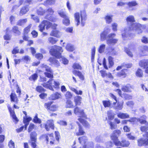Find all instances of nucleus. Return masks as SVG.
I'll list each match as a JSON object with an SVG mask.
<instances>
[{
    "instance_id": "1",
    "label": "nucleus",
    "mask_w": 148,
    "mask_h": 148,
    "mask_svg": "<svg viewBox=\"0 0 148 148\" xmlns=\"http://www.w3.org/2000/svg\"><path fill=\"white\" fill-rule=\"evenodd\" d=\"M128 25L129 26V29L130 30H133L135 31L138 34L142 33V30L145 27V25H142L138 23H133L135 22L134 16L130 15L128 16L126 18Z\"/></svg>"
},
{
    "instance_id": "2",
    "label": "nucleus",
    "mask_w": 148,
    "mask_h": 148,
    "mask_svg": "<svg viewBox=\"0 0 148 148\" xmlns=\"http://www.w3.org/2000/svg\"><path fill=\"white\" fill-rule=\"evenodd\" d=\"M109 31V32H108L105 30L100 34V40L101 41H103L106 40V43L108 45H114L117 43L118 40L113 38L116 35L115 34L111 33L107 35L110 30Z\"/></svg>"
},
{
    "instance_id": "3",
    "label": "nucleus",
    "mask_w": 148,
    "mask_h": 148,
    "mask_svg": "<svg viewBox=\"0 0 148 148\" xmlns=\"http://www.w3.org/2000/svg\"><path fill=\"white\" fill-rule=\"evenodd\" d=\"M63 51L61 47L54 45L50 50L49 52L51 54L57 58H60L62 63L64 64H67L69 62L68 60L64 57L61 56V53Z\"/></svg>"
},
{
    "instance_id": "4",
    "label": "nucleus",
    "mask_w": 148,
    "mask_h": 148,
    "mask_svg": "<svg viewBox=\"0 0 148 148\" xmlns=\"http://www.w3.org/2000/svg\"><path fill=\"white\" fill-rule=\"evenodd\" d=\"M75 18V23L77 26H78L80 23V17L81 18V25L82 26H84L86 23L87 19L86 12L83 10L81 11L80 14L78 12L75 13L74 15Z\"/></svg>"
},
{
    "instance_id": "5",
    "label": "nucleus",
    "mask_w": 148,
    "mask_h": 148,
    "mask_svg": "<svg viewBox=\"0 0 148 148\" xmlns=\"http://www.w3.org/2000/svg\"><path fill=\"white\" fill-rule=\"evenodd\" d=\"M42 85L44 87L53 91L54 90L52 86L56 89H58L60 88V83L58 80L50 79L47 82L44 83Z\"/></svg>"
},
{
    "instance_id": "6",
    "label": "nucleus",
    "mask_w": 148,
    "mask_h": 148,
    "mask_svg": "<svg viewBox=\"0 0 148 148\" xmlns=\"http://www.w3.org/2000/svg\"><path fill=\"white\" fill-rule=\"evenodd\" d=\"M57 25V24L55 23L52 25L49 21L44 20L41 23L38 27L40 31L42 32L45 29V27L47 29H48L51 26L53 29H56Z\"/></svg>"
},
{
    "instance_id": "7",
    "label": "nucleus",
    "mask_w": 148,
    "mask_h": 148,
    "mask_svg": "<svg viewBox=\"0 0 148 148\" xmlns=\"http://www.w3.org/2000/svg\"><path fill=\"white\" fill-rule=\"evenodd\" d=\"M54 12L53 10L51 8H48L47 10H45V14H46L45 18L49 20L55 22V19L53 18L51 16Z\"/></svg>"
},
{
    "instance_id": "8",
    "label": "nucleus",
    "mask_w": 148,
    "mask_h": 148,
    "mask_svg": "<svg viewBox=\"0 0 148 148\" xmlns=\"http://www.w3.org/2000/svg\"><path fill=\"white\" fill-rule=\"evenodd\" d=\"M42 68L43 70H45L46 71L50 73L45 72L44 74L46 76L50 78L53 77V75L51 73H52V71L50 67H49L46 65L43 64L42 65Z\"/></svg>"
},
{
    "instance_id": "9",
    "label": "nucleus",
    "mask_w": 148,
    "mask_h": 148,
    "mask_svg": "<svg viewBox=\"0 0 148 148\" xmlns=\"http://www.w3.org/2000/svg\"><path fill=\"white\" fill-rule=\"evenodd\" d=\"M52 103V102L51 101H49L47 103H46L45 104V108L51 111H55L57 110L58 107L56 105H52L51 106Z\"/></svg>"
},
{
    "instance_id": "10",
    "label": "nucleus",
    "mask_w": 148,
    "mask_h": 148,
    "mask_svg": "<svg viewBox=\"0 0 148 148\" xmlns=\"http://www.w3.org/2000/svg\"><path fill=\"white\" fill-rule=\"evenodd\" d=\"M121 133V132L119 130H116L114 131L113 133L111 136V138L114 142V144L119 140L118 137Z\"/></svg>"
},
{
    "instance_id": "11",
    "label": "nucleus",
    "mask_w": 148,
    "mask_h": 148,
    "mask_svg": "<svg viewBox=\"0 0 148 148\" xmlns=\"http://www.w3.org/2000/svg\"><path fill=\"white\" fill-rule=\"evenodd\" d=\"M74 113L80 117H86L83 110L77 107H75L74 110Z\"/></svg>"
},
{
    "instance_id": "12",
    "label": "nucleus",
    "mask_w": 148,
    "mask_h": 148,
    "mask_svg": "<svg viewBox=\"0 0 148 148\" xmlns=\"http://www.w3.org/2000/svg\"><path fill=\"white\" fill-rule=\"evenodd\" d=\"M44 136L45 138L47 141L46 143L47 144H48L49 142L50 145H53L54 144L55 138L53 137V133L45 135Z\"/></svg>"
},
{
    "instance_id": "13",
    "label": "nucleus",
    "mask_w": 148,
    "mask_h": 148,
    "mask_svg": "<svg viewBox=\"0 0 148 148\" xmlns=\"http://www.w3.org/2000/svg\"><path fill=\"white\" fill-rule=\"evenodd\" d=\"M134 89V87L129 84H127L126 85H123L121 88V90L123 91L128 92H132Z\"/></svg>"
},
{
    "instance_id": "14",
    "label": "nucleus",
    "mask_w": 148,
    "mask_h": 148,
    "mask_svg": "<svg viewBox=\"0 0 148 148\" xmlns=\"http://www.w3.org/2000/svg\"><path fill=\"white\" fill-rule=\"evenodd\" d=\"M130 144L129 141L123 140L121 142L118 140L114 143V144L117 146H120L123 147H127Z\"/></svg>"
},
{
    "instance_id": "15",
    "label": "nucleus",
    "mask_w": 148,
    "mask_h": 148,
    "mask_svg": "<svg viewBox=\"0 0 148 148\" xmlns=\"http://www.w3.org/2000/svg\"><path fill=\"white\" fill-rule=\"evenodd\" d=\"M45 128L47 131L49 130L50 128L53 129L54 126L53 121L52 120H48L45 125Z\"/></svg>"
},
{
    "instance_id": "16",
    "label": "nucleus",
    "mask_w": 148,
    "mask_h": 148,
    "mask_svg": "<svg viewBox=\"0 0 148 148\" xmlns=\"http://www.w3.org/2000/svg\"><path fill=\"white\" fill-rule=\"evenodd\" d=\"M36 12L39 15H43L45 13V10L43 9L40 5H38L36 7Z\"/></svg>"
},
{
    "instance_id": "17",
    "label": "nucleus",
    "mask_w": 148,
    "mask_h": 148,
    "mask_svg": "<svg viewBox=\"0 0 148 148\" xmlns=\"http://www.w3.org/2000/svg\"><path fill=\"white\" fill-rule=\"evenodd\" d=\"M8 107L10 115L14 120V121L17 122L18 121V120L15 114L14 110H12L11 107L9 106H8Z\"/></svg>"
},
{
    "instance_id": "18",
    "label": "nucleus",
    "mask_w": 148,
    "mask_h": 148,
    "mask_svg": "<svg viewBox=\"0 0 148 148\" xmlns=\"http://www.w3.org/2000/svg\"><path fill=\"white\" fill-rule=\"evenodd\" d=\"M8 107L10 115L14 120V121L17 122L18 121V120L15 114L14 110H12L11 107L9 106H8Z\"/></svg>"
},
{
    "instance_id": "19",
    "label": "nucleus",
    "mask_w": 148,
    "mask_h": 148,
    "mask_svg": "<svg viewBox=\"0 0 148 148\" xmlns=\"http://www.w3.org/2000/svg\"><path fill=\"white\" fill-rule=\"evenodd\" d=\"M139 64L141 67L146 69L148 66V59H143L140 61Z\"/></svg>"
},
{
    "instance_id": "20",
    "label": "nucleus",
    "mask_w": 148,
    "mask_h": 148,
    "mask_svg": "<svg viewBox=\"0 0 148 148\" xmlns=\"http://www.w3.org/2000/svg\"><path fill=\"white\" fill-rule=\"evenodd\" d=\"M138 141L139 146L148 145V138H142L138 140Z\"/></svg>"
},
{
    "instance_id": "21",
    "label": "nucleus",
    "mask_w": 148,
    "mask_h": 148,
    "mask_svg": "<svg viewBox=\"0 0 148 148\" xmlns=\"http://www.w3.org/2000/svg\"><path fill=\"white\" fill-rule=\"evenodd\" d=\"M107 134H102L97 136L95 138V140L99 143L103 142L105 139V138L107 137Z\"/></svg>"
},
{
    "instance_id": "22",
    "label": "nucleus",
    "mask_w": 148,
    "mask_h": 148,
    "mask_svg": "<svg viewBox=\"0 0 148 148\" xmlns=\"http://www.w3.org/2000/svg\"><path fill=\"white\" fill-rule=\"evenodd\" d=\"M49 61L52 65H54L57 67H58L60 66L59 62L54 58H50Z\"/></svg>"
},
{
    "instance_id": "23",
    "label": "nucleus",
    "mask_w": 148,
    "mask_h": 148,
    "mask_svg": "<svg viewBox=\"0 0 148 148\" xmlns=\"http://www.w3.org/2000/svg\"><path fill=\"white\" fill-rule=\"evenodd\" d=\"M78 140L80 144L84 145H86V144L87 142L88 139L86 136H83L80 137L78 138Z\"/></svg>"
},
{
    "instance_id": "24",
    "label": "nucleus",
    "mask_w": 148,
    "mask_h": 148,
    "mask_svg": "<svg viewBox=\"0 0 148 148\" xmlns=\"http://www.w3.org/2000/svg\"><path fill=\"white\" fill-rule=\"evenodd\" d=\"M118 117L121 119H125L129 118V115L127 113L120 112L117 114Z\"/></svg>"
},
{
    "instance_id": "25",
    "label": "nucleus",
    "mask_w": 148,
    "mask_h": 148,
    "mask_svg": "<svg viewBox=\"0 0 148 148\" xmlns=\"http://www.w3.org/2000/svg\"><path fill=\"white\" fill-rule=\"evenodd\" d=\"M61 97V95L60 94L56 92L51 95L49 97V99L51 100H55L60 98Z\"/></svg>"
},
{
    "instance_id": "26",
    "label": "nucleus",
    "mask_w": 148,
    "mask_h": 148,
    "mask_svg": "<svg viewBox=\"0 0 148 148\" xmlns=\"http://www.w3.org/2000/svg\"><path fill=\"white\" fill-rule=\"evenodd\" d=\"M127 5L130 8V10H133L134 8L131 9L133 6H135L138 5V3L136 1H131L127 3Z\"/></svg>"
},
{
    "instance_id": "27",
    "label": "nucleus",
    "mask_w": 148,
    "mask_h": 148,
    "mask_svg": "<svg viewBox=\"0 0 148 148\" xmlns=\"http://www.w3.org/2000/svg\"><path fill=\"white\" fill-rule=\"evenodd\" d=\"M11 102H14L15 103H17L18 100L16 95L14 93H12L10 95Z\"/></svg>"
},
{
    "instance_id": "28",
    "label": "nucleus",
    "mask_w": 148,
    "mask_h": 148,
    "mask_svg": "<svg viewBox=\"0 0 148 148\" xmlns=\"http://www.w3.org/2000/svg\"><path fill=\"white\" fill-rule=\"evenodd\" d=\"M115 104L114 106V109L119 110H121L123 108V102H118L117 106H115Z\"/></svg>"
},
{
    "instance_id": "29",
    "label": "nucleus",
    "mask_w": 148,
    "mask_h": 148,
    "mask_svg": "<svg viewBox=\"0 0 148 148\" xmlns=\"http://www.w3.org/2000/svg\"><path fill=\"white\" fill-rule=\"evenodd\" d=\"M66 49L69 51L72 52L75 50V47L73 45L68 44L66 47Z\"/></svg>"
},
{
    "instance_id": "30",
    "label": "nucleus",
    "mask_w": 148,
    "mask_h": 148,
    "mask_svg": "<svg viewBox=\"0 0 148 148\" xmlns=\"http://www.w3.org/2000/svg\"><path fill=\"white\" fill-rule=\"evenodd\" d=\"M146 118L147 117L146 116L143 115L139 119V121L140 122L141 124H145L146 123V126H148V122L147 123V121L145 120Z\"/></svg>"
},
{
    "instance_id": "31",
    "label": "nucleus",
    "mask_w": 148,
    "mask_h": 148,
    "mask_svg": "<svg viewBox=\"0 0 148 148\" xmlns=\"http://www.w3.org/2000/svg\"><path fill=\"white\" fill-rule=\"evenodd\" d=\"M122 33V37L124 40H126L127 39V38L129 39H130V38L128 37V30L127 29H124Z\"/></svg>"
},
{
    "instance_id": "32",
    "label": "nucleus",
    "mask_w": 148,
    "mask_h": 148,
    "mask_svg": "<svg viewBox=\"0 0 148 148\" xmlns=\"http://www.w3.org/2000/svg\"><path fill=\"white\" fill-rule=\"evenodd\" d=\"M127 71V69H123L122 70L121 72L117 73V76L119 77L122 76L125 77L126 75Z\"/></svg>"
},
{
    "instance_id": "33",
    "label": "nucleus",
    "mask_w": 148,
    "mask_h": 148,
    "mask_svg": "<svg viewBox=\"0 0 148 148\" xmlns=\"http://www.w3.org/2000/svg\"><path fill=\"white\" fill-rule=\"evenodd\" d=\"M77 124H79L78 123H77ZM79 125V132H77L76 130L75 132L77 136H79L83 135L84 134L85 132L83 130L82 126L80 125L79 124H78Z\"/></svg>"
},
{
    "instance_id": "34",
    "label": "nucleus",
    "mask_w": 148,
    "mask_h": 148,
    "mask_svg": "<svg viewBox=\"0 0 148 148\" xmlns=\"http://www.w3.org/2000/svg\"><path fill=\"white\" fill-rule=\"evenodd\" d=\"M29 10V8L27 6L23 7L21 9L19 15H22L23 14H25Z\"/></svg>"
},
{
    "instance_id": "35",
    "label": "nucleus",
    "mask_w": 148,
    "mask_h": 148,
    "mask_svg": "<svg viewBox=\"0 0 148 148\" xmlns=\"http://www.w3.org/2000/svg\"><path fill=\"white\" fill-rule=\"evenodd\" d=\"M82 97L80 96H76L74 97V102L76 105H80Z\"/></svg>"
},
{
    "instance_id": "36",
    "label": "nucleus",
    "mask_w": 148,
    "mask_h": 148,
    "mask_svg": "<svg viewBox=\"0 0 148 148\" xmlns=\"http://www.w3.org/2000/svg\"><path fill=\"white\" fill-rule=\"evenodd\" d=\"M78 120L84 126L87 127H89L90 125L84 119L82 118H79L78 119Z\"/></svg>"
},
{
    "instance_id": "37",
    "label": "nucleus",
    "mask_w": 148,
    "mask_h": 148,
    "mask_svg": "<svg viewBox=\"0 0 148 148\" xmlns=\"http://www.w3.org/2000/svg\"><path fill=\"white\" fill-rule=\"evenodd\" d=\"M58 41V39L53 37H49L48 38V41L52 44H55Z\"/></svg>"
},
{
    "instance_id": "38",
    "label": "nucleus",
    "mask_w": 148,
    "mask_h": 148,
    "mask_svg": "<svg viewBox=\"0 0 148 148\" xmlns=\"http://www.w3.org/2000/svg\"><path fill=\"white\" fill-rule=\"evenodd\" d=\"M37 134L35 132H32L30 134V138L32 141H36Z\"/></svg>"
},
{
    "instance_id": "39",
    "label": "nucleus",
    "mask_w": 148,
    "mask_h": 148,
    "mask_svg": "<svg viewBox=\"0 0 148 148\" xmlns=\"http://www.w3.org/2000/svg\"><path fill=\"white\" fill-rule=\"evenodd\" d=\"M112 15H107L105 17V19L106 21V23L108 24H109L112 21Z\"/></svg>"
},
{
    "instance_id": "40",
    "label": "nucleus",
    "mask_w": 148,
    "mask_h": 148,
    "mask_svg": "<svg viewBox=\"0 0 148 148\" xmlns=\"http://www.w3.org/2000/svg\"><path fill=\"white\" fill-rule=\"evenodd\" d=\"M63 23L66 26L69 25L70 23L69 18L68 16H66V17L64 18L63 20Z\"/></svg>"
},
{
    "instance_id": "41",
    "label": "nucleus",
    "mask_w": 148,
    "mask_h": 148,
    "mask_svg": "<svg viewBox=\"0 0 148 148\" xmlns=\"http://www.w3.org/2000/svg\"><path fill=\"white\" fill-rule=\"evenodd\" d=\"M9 28H7L6 30V34L4 36V38L5 40H10V39L11 37L8 34L9 33V32H10V31H9Z\"/></svg>"
},
{
    "instance_id": "42",
    "label": "nucleus",
    "mask_w": 148,
    "mask_h": 148,
    "mask_svg": "<svg viewBox=\"0 0 148 148\" xmlns=\"http://www.w3.org/2000/svg\"><path fill=\"white\" fill-rule=\"evenodd\" d=\"M56 0H47L44 2V4L45 5H52L55 3Z\"/></svg>"
},
{
    "instance_id": "43",
    "label": "nucleus",
    "mask_w": 148,
    "mask_h": 148,
    "mask_svg": "<svg viewBox=\"0 0 148 148\" xmlns=\"http://www.w3.org/2000/svg\"><path fill=\"white\" fill-rule=\"evenodd\" d=\"M27 21V18L20 19L19 20L17 23V25L21 26L24 25Z\"/></svg>"
},
{
    "instance_id": "44",
    "label": "nucleus",
    "mask_w": 148,
    "mask_h": 148,
    "mask_svg": "<svg viewBox=\"0 0 148 148\" xmlns=\"http://www.w3.org/2000/svg\"><path fill=\"white\" fill-rule=\"evenodd\" d=\"M109 62V67L111 68L114 65V63L113 61V58L111 56H109L108 58Z\"/></svg>"
},
{
    "instance_id": "45",
    "label": "nucleus",
    "mask_w": 148,
    "mask_h": 148,
    "mask_svg": "<svg viewBox=\"0 0 148 148\" xmlns=\"http://www.w3.org/2000/svg\"><path fill=\"white\" fill-rule=\"evenodd\" d=\"M18 27L16 26H15L12 28V31L14 33L16 34V35H20L21 34L20 32L18 30Z\"/></svg>"
},
{
    "instance_id": "46",
    "label": "nucleus",
    "mask_w": 148,
    "mask_h": 148,
    "mask_svg": "<svg viewBox=\"0 0 148 148\" xmlns=\"http://www.w3.org/2000/svg\"><path fill=\"white\" fill-rule=\"evenodd\" d=\"M73 106L72 102L69 100L67 101L66 102V108H72Z\"/></svg>"
},
{
    "instance_id": "47",
    "label": "nucleus",
    "mask_w": 148,
    "mask_h": 148,
    "mask_svg": "<svg viewBox=\"0 0 148 148\" xmlns=\"http://www.w3.org/2000/svg\"><path fill=\"white\" fill-rule=\"evenodd\" d=\"M58 13L60 16L64 18L66 17V16H67L66 15L65 12L62 10L58 11Z\"/></svg>"
},
{
    "instance_id": "48",
    "label": "nucleus",
    "mask_w": 148,
    "mask_h": 148,
    "mask_svg": "<svg viewBox=\"0 0 148 148\" xmlns=\"http://www.w3.org/2000/svg\"><path fill=\"white\" fill-rule=\"evenodd\" d=\"M71 90L77 95H81L82 94V90H79L78 91L76 89L74 88H71Z\"/></svg>"
},
{
    "instance_id": "49",
    "label": "nucleus",
    "mask_w": 148,
    "mask_h": 148,
    "mask_svg": "<svg viewBox=\"0 0 148 148\" xmlns=\"http://www.w3.org/2000/svg\"><path fill=\"white\" fill-rule=\"evenodd\" d=\"M105 47L106 45L104 44H102L100 46L98 49L99 52L100 53H102L104 51Z\"/></svg>"
},
{
    "instance_id": "50",
    "label": "nucleus",
    "mask_w": 148,
    "mask_h": 148,
    "mask_svg": "<svg viewBox=\"0 0 148 148\" xmlns=\"http://www.w3.org/2000/svg\"><path fill=\"white\" fill-rule=\"evenodd\" d=\"M108 115L109 120H112L114 118V115L111 111H110L108 112Z\"/></svg>"
},
{
    "instance_id": "51",
    "label": "nucleus",
    "mask_w": 148,
    "mask_h": 148,
    "mask_svg": "<svg viewBox=\"0 0 148 148\" xmlns=\"http://www.w3.org/2000/svg\"><path fill=\"white\" fill-rule=\"evenodd\" d=\"M136 75L139 77H142L143 75L142 70L140 69H138L136 72Z\"/></svg>"
},
{
    "instance_id": "52",
    "label": "nucleus",
    "mask_w": 148,
    "mask_h": 148,
    "mask_svg": "<svg viewBox=\"0 0 148 148\" xmlns=\"http://www.w3.org/2000/svg\"><path fill=\"white\" fill-rule=\"evenodd\" d=\"M36 90L39 92H45V90L42 86H38L36 87Z\"/></svg>"
},
{
    "instance_id": "53",
    "label": "nucleus",
    "mask_w": 148,
    "mask_h": 148,
    "mask_svg": "<svg viewBox=\"0 0 148 148\" xmlns=\"http://www.w3.org/2000/svg\"><path fill=\"white\" fill-rule=\"evenodd\" d=\"M103 103L105 107H109L110 105V102L109 101H103Z\"/></svg>"
},
{
    "instance_id": "54",
    "label": "nucleus",
    "mask_w": 148,
    "mask_h": 148,
    "mask_svg": "<svg viewBox=\"0 0 148 148\" xmlns=\"http://www.w3.org/2000/svg\"><path fill=\"white\" fill-rule=\"evenodd\" d=\"M32 120V118L30 117H23V122L24 123H29V122Z\"/></svg>"
},
{
    "instance_id": "55",
    "label": "nucleus",
    "mask_w": 148,
    "mask_h": 148,
    "mask_svg": "<svg viewBox=\"0 0 148 148\" xmlns=\"http://www.w3.org/2000/svg\"><path fill=\"white\" fill-rule=\"evenodd\" d=\"M95 48L94 47L91 50V59L92 61L94 60L95 55Z\"/></svg>"
},
{
    "instance_id": "56",
    "label": "nucleus",
    "mask_w": 148,
    "mask_h": 148,
    "mask_svg": "<svg viewBox=\"0 0 148 148\" xmlns=\"http://www.w3.org/2000/svg\"><path fill=\"white\" fill-rule=\"evenodd\" d=\"M31 18L36 23H39V19L38 17L37 16H35L34 15H31Z\"/></svg>"
},
{
    "instance_id": "57",
    "label": "nucleus",
    "mask_w": 148,
    "mask_h": 148,
    "mask_svg": "<svg viewBox=\"0 0 148 148\" xmlns=\"http://www.w3.org/2000/svg\"><path fill=\"white\" fill-rule=\"evenodd\" d=\"M86 145H84L86 148H88L89 147L93 148V144L92 142H87Z\"/></svg>"
},
{
    "instance_id": "58",
    "label": "nucleus",
    "mask_w": 148,
    "mask_h": 148,
    "mask_svg": "<svg viewBox=\"0 0 148 148\" xmlns=\"http://www.w3.org/2000/svg\"><path fill=\"white\" fill-rule=\"evenodd\" d=\"M73 67L74 69L79 70H81L82 68L80 65L79 64L77 63L74 64L73 65Z\"/></svg>"
},
{
    "instance_id": "59",
    "label": "nucleus",
    "mask_w": 148,
    "mask_h": 148,
    "mask_svg": "<svg viewBox=\"0 0 148 148\" xmlns=\"http://www.w3.org/2000/svg\"><path fill=\"white\" fill-rule=\"evenodd\" d=\"M31 26L32 24H30L27 27L25 28L24 29V34H27L29 32Z\"/></svg>"
},
{
    "instance_id": "60",
    "label": "nucleus",
    "mask_w": 148,
    "mask_h": 148,
    "mask_svg": "<svg viewBox=\"0 0 148 148\" xmlns=\"http://www.w3.org/2000/svg\"><path fill=\"white\" fill-rule=\"evenodd\" d=\"M38 77L37 75L35 73L32 76H31L29 78V79L30 80H34V81L36 80Z\"/></svg>"
},
{
    "instance_id": "61",
    "label": "nucleus",
    "mask_w": 148,
    "mask_h": 148,
    "mask_svg": "<svg viewBox=\"0 0 148 148\" xmlns=\"http://www.w3.org/2000/svg\"><path fill=\"white\" fill-rule=\"evenodd\" d=\"M65 96L66 99L71 98L72 97V95L69 91L66 92L65 94Z\"/></svg>"
},
{
    "instance_id": "62",
    "label": "nucleus",
    "mask_w": 148,
    "mask_h": 148,
    "mask_svg": "<svg viewBox=\"0 0 148 148\" xmlns=\"http://www.w3.org/2000/svg\"><path fill=\"white\" fill-rule=\"evenodd\" d=\"M58 31L57 30H54L52 31L50 33V35L58 37Z\"/></svg>"
},
{
    "instance_id": "63",
    "label": "nucleus",
    "mask_w": 148,
    "mask_h": 148,
    "mask_svg": "<svg viewBox=\"0 0 148 148\" xmlns=\"http://www.w3.org/2000/svg\"><path fill=\"white\" fill-rule=\"evenodd\" d=\"M118 25L116 23H114L112 24V29L114 31H116L117 30V27Z\"/></svg>"
},
{
    "instance_id": "64",
    "label": "nucleus",
    "mask_w": 148,
    "mask_h": 148,
    "mask_svg": "<svg viewBox=\"0 0 148 148\" xmlns=\"http://www.w3.org/2000/svg\"><path fill=\"white\" fill-rule=\"evenodd\" d=\"M34 121L35 123H41V120L39 119L37 115H36L34 119Z\"/></svg>"
}]
</instances>
